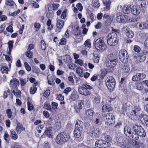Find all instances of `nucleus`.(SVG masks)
<instances>
[{"label": "nucleus", "mask_w": 148, "mask_h": 148, "mask_svg": "<svg viewBox=\"0 0 148 148\" xmlns=\"http://www.w3.org/2000/svg\"><path fill=\"white\" fill-rule=\"evenodd\" d=\"M122 110L125 114V112L126 114L129 116H132L134 114L132 112L133 109L131 106L128 105L126 103L123 104Z\"/></svg>", "instance_id": "obj_8"}, {"label": "nucleus", "mask_w": 148, "mask_h": 148, "mask_svg": "<svg viewBox=\"0 0 148 148\" xmlns=\"http://www.w3.org/2000/svg\"><path fill=\"white\" fill-rule=\"evenodd\" d=\"M37 88L36 87L33 86L32 87L30 90V92L31 94H34L36 91Z\"/></svg>", "instance_id": "obj_49"}, {"label": "nucleus", "mask_w": 148, "mask_h": 148, "mask_svg": "<svg viewBox=\"0 0 148 148\" xmlns=\"http://www.w3.org/2000/svg\"><path fill=\"white\" fill-rule=\"evenodd\" d=\"M71 90V88L70 87L66 88L63 91V93H65L66 95L68 94L69 93Z\"/></svg>", "instance_id": "obj_56"}, {"label": "nucleus", "mask_w": 148, "mask_h": 148, "mask_svg": "<svg viewBox=\"0 0 148 148\" xmlns=\"http://www.w3.org/2000/svg\"><path fill=\"white\" fill-rule=\"evenodd\" d=\"M77 91H73L70 97V99L73 101H75L78 98V96L77 95Z\"/></svg>", "instance_id": "obj_25"}, {"label": "nucleus", "mask_w": 148, "mask_h": 148, "mask_svg": "<svg viewBox=\"0 0 148 148\" xmlns=\"http://www.w3.org/2000/svg\"><path fill=\"white\" fill-rule=\"evenodd\" d=\"M10 86L12 88V89H16L19 86V82L18 80L16 78H13L10 82Z\"/></svg>", "instance_id": "obj_12"}, {"label": "nucleus", "mask_w": 148, "mask_h": 148, "mask_svg": "<svg viewBox=\"0 0 148 148\" xmlns=\"http://www.w3.org/2000/svg\"><path fill=\"white\" fill-rule=\"evenodd\" d=\"M143 145V143H141L140 142H138L137 141L135 142V143L134 145L135 148H140L141 146H142Z\"/></svg>", "instance_id": "obj_51"}, {"label": "nucleus", "mask_w": 148, "mask_h": 148, "mask_svg": "<svg viewBox=\"0 0 148 148\" xmlns=\"http://www.w3.org/2000/svg\"><path fill=\"white\" fill-rule=\"evenodd\" d=\"M93 56L94 58H93L94 62L96 63H98L100 57V54L99 51H95L93 53Z\"/></svg>", "instance_id": "obj_16"}, {"label": "nucleus", "mask_w": 148, "mask_h": 148, "mask_svg": "<svg viewBox=\"0 0 148 148\" xmlns=\"http://www.w3.org/2000/svg\"><path fill=\"white\" fill-rule=\"evenodd\" d=\"M14 2L11 0H6L5 3L7 5L12 6L13 5Z\"/></svg>", "instance_id": "obj_58"}, {"label": "nucleus", "mask_w": 148, "mask_h": 148, "mask_svg": "<svg viewBox=\"0 0 148 148\" xmlns=\"http://www.w3.org/2000/svg\"><path fill=\"white\" fill-rule=\"evenodd\" d=\"M140 119L143 125L148 126V116L143 114H141L139 115Z\"/></svg>", "instance_id": "obj_11"}, {"label": "nucleus", "mask_w": 148, "mask_h": 148, "mask_svg": "<svg viewBox=\"0 0 148 148\" xmlns=\"http://www.w3.org/2000/svg\"><path fill=\"white\" fill-rule=\"evenodd\" d=\"M106 84L108 89L111 91H113L116 84V82L114 77L112 76L107 77L106 80Z\"/></svg>", "instance_id": "obj_5"}, {"label": "nucleus", "mask_w": 148, "mask_h": 148, "mask_svg": "<svg viewBox=\"0 0 148 148\" xmlns=\"http://www.w3.org/2000/svg\"><path fill=\"white\" fill-rule=\"evenodd\" d=\"M41 46L42 49L43 50H45L46 48V45L45 41L42 40L41 42Z\"/></svg>", "instance_id": "obj_44"}, {"label": "nucleus", "mask_w": 148, "mask_h": 148, "mask_svg": "<svg viewBox=\"0 0 148 148\" xmlns=\"http://www.w3.org/2000/svg\"><path fill=\"white\" fill-rule=\"evenodd\" d=\"M25 130V128L23 127V125L19 123H18L16 127V131L17 133L20 134L22 131Z\"/></svg>", "instance_id": "obj_23"}, {"label": "nucleus", "mask_w": 148, "mask_h": 148, "mask_svg": "<svg viewBox=\"0 0 148 148\" xmlns=\"http://www.w3.org/2000/svg\"><path fill=\"white\" fill-rule=\"evenodd\" d=\"M131 10V8L129 6H127L126 7H125L123 9L124 13L127 14H129Z\"/></svg>", "instance_id": "obj_39"}, {"label": "nucleus", "mask_w": 148, "mask_h": 148, "mask_svg": "<svg viewBox=\"0 0 148 148\" xmlns=\"http://www.w3.org/2000/svg\"><path fill=\"white\" fill-rule=\"evenodd\" d=\"M73 32L75 35H79L81 33V30L79 29V27H78L74 29Z\"/></svg>", "instance_id": "obj_36"}, {"label": "nucleus", "mask_w": 148, "mask_h": 148, "mask_svg": "<svg viewBox=\"0 0 148 148\" xmlns=\"http://www.w3.org/2000/svg\"><path fill=\"white\" fill-rule=\"evenodd\" d=\"M107 43L108 45L115 46L117 44L118 38L116 32H113L109 34L107 37Z\"/></svg>", "instance_id": "obj_2"}, {"label": "nucleus", "mask_w": 148, "mask_h": 148, "mask_svg": "<svg viewBox=\"0 0 148 148\" xmlns=\"http://www.w3.org/2000/svg\"><path fill=\"white\" fill-rule=\"evenodd\" d=\"M51 131L52 127H49L45 130L44 134L46 135L47 137L50 138L51 136Z\"/></svg>", "instance_id": "obj_31"}, {"label": "nucleus", "mask_w": 148, "mask_h": 148, "mask_svg": "<svg viewBox=\"0 0 148 148\" xmlns=\"http://www.w3.org/2000/svg\"><path fill=\"white\" fill-rule=\"evenodd\" d=\"M135 132V134L138 135V136L143 138L145 137L146 135L145 130L141 126L137 125H133V130Z\"/></svg>", "instance_id": "obj_4"}, {"label": "nucleus", "mask_w": 148, "mask_h": 148, "mask_svg": "<svg viewBox=\"0 0 148 148\" xmlns=\"http://www.w3.org/2000/svg\"><path fill=\"white\" fill-rule=\"evenodd\" d=\"M117 61H107L106 62V65L108 67L113 68L116 65V62Z\"/></svg>", "instance_id": "obj_20"}, {"label": "nucleus", "mask_w": 148, "mask_h": 148, "mask_svg": "<svg viewBox=\"0 0 148 148\" xmlns=\"http://www.w3.org/2000/svg\"><path fill=\"white\" fill-rule=\"evenodd\" d=\"M26 56L28 57L29 58H32L33 56V53L32 52L30 51H28L27 52L26 54Z\"/></svg>", "instance_id": "obj_55"}, {"label": "nucleus", "mask_w": 148, "mask_h": 148, "mask_svg": "<svg viewBox=\"0 0 148 148\" xmlns=\"http://www.w3.org/2000/svg\"><path fill=\"white\" fill-rule=\"evenodd\" d=\"M103 148L108 147L110 146L111 145L109 143L104 140H103Z\"/></svg>", "instance_id": "obj_45"}, {"label": "nucleus", "mask_w": 148, "mask_h": 148, "mask_svg": "<svg viewBox=\"0 0 148 148\" xmlns=\"http://www.w3.org/2000/svg\"><path fill=\"white\" fill-rule=\"evenodd\" d=\"M128 16L127 15H121L116 17V21L119 23H125L127 21V19Z\"/></svg>", "instance_id": "obj_17"}, {"label": "nucleus", "mask_w": 148, "mask_h": 148, "mask_svg": "<svg viewBox=\"0 0 148 148\" xmlns=\"http://www.w3.org/2000/svg\"><path fill=\"white\" fill-rule=\"evenodd\" d=\"M121 67L123 71L125 73H128L130 71L129 66L126 64H122L121 65Z\"/></svg>", "instance_id": "obj_28"}, {"label": "nucleus", "mask_w": 148, "mask_h": 148, "mask_svg": "<svg viewBox=\"0 0 148 148\" xmlns=\"http://www.w3.org/2000/svg\"><path fill=\"white\" fill-rule=\"evenodd\" d=\"M136 86L137 89L139 90H142L144 88V86L142 85L141 83L139 82L137 83Z\"/></svg>", "instance_id": "obj_42"}, {"label": "nucleus", "mask_w": 148, "mask_h": 148, "mask_svg": "<svg viewBox=\"0 0 148 148\" xmlns=\"http://www.w3.org/2000/svg\"><path fill=\"white\" fill-rule=\"evenodd\" d=\"M83 123L82 121H78L75 123V128L77 129H79L81 130H83Z\"/></svg>", "instance_id": "obj_19"}, {"label": "nucleus", "mask_w": 148, "mask_h": 148, "mask_svg": "<svg viewBox=\"0 0 148 148\" xmlns=\"http://www.w3.org/2000/svg\"><path fill=\"white\" fill-rule=\"evenodd\" d=\"M12 92L14 95L18 97H20L21 94V92L19 90H18V88L14 89Z\"/></svg>", "instance_id": "obj_33"}, {"label": "nucleus", "mask_w": 148, "mask_h": 148, "mask_svg": "<svg viewBox=\"0 0 148 148\" xmlns=\"http://www.w3.org/2000/svg\"><path fill=\"white\" fill-rule=\"evenodd\" d=\"M107 60V61H117L116 56L112 53L108 55Z\"/></svg>", "instance_id": "obj_27"}, {"label": "nucleus", "mask_w": 148, "mask_h": 148, "mask_svg": "<svg viewBox=\"0 0 148 148\" xmlns=\"http://www.w3.org/2000/svg\"><path fill=\"white\" fill-rule=\"evenodd\" d=\"M92 134L93 138H99L101 135V131L98 128H94L92 131Z\"/></svg>", "instance_id": "obj_14"}, {"label": "nucleus", "mask_w": 148, "mask_h": 148, "mask_svg": "<svg viewBox=\"0 0 148 148\" xmlns=\"http://www.w3.org/2000/svg\"><path fill=\"white\" fill-rule=\"evenodd\" d=\"M133 130V126L132 130L130 127L127 126H125L124 128V132L125 135L132 141L136 140L138 138V135L134 134L135 132Z\"/></svg>", "instance_id": "obj_3"}, {"label": "nucleus", "mask_w": 148, "mask_h": 148, "mask_svg": "<svg viewBox=\"0 0 148 148\" xmlns=\"http://www.w3.org/2000/svg\"><path fill=\"white\" fill-rule=\"evenodd\" d=\"M24 65L26 69L28 71H30L31 70V68L28 64L27 62H25L24 63Z\"/></svg>", "instance_id": "obj_59"}, {"label": "nucleus", "mask_w": 148, "mask_h": 148, "mask_svg": "<svg viewBox=\"0 0 148 148\" xmlns=\"http://www.w3.org/2000/svg\"><path fill=\"white\" fill-rule=\"evenodd\" d=\"M138 77L139 78V81L142 80L146 77V75L143 73H138Z\"/></svg>", "instance_id": "obj_41"}, {"label": "nucleus", "mask_w": 148, "mask_h": 148, "mask_svg": "<svg viewBox=\"0 0 148 148\" xmlns=\"http://www.w3.org/2000/svg\"><path fill=\"white\" fill-rule=\"evenodd\" d=\"M95 47L97 50L100 51H104L106 48L105 43L100 38L98 39L95 41Z\"/></svg>", "instance_id": "obj_6"}, {"label": "nucleus", "mask_w": 148, "mask_h": 148, "mask_svg": "<svg viewBox=\"0 0 148 148\" xmlns=\"http://www.w3.org/2000/svg\"><path fill=\"white\" fill-rule=\"evenodd\" d=\"M84 45L86 47H90L91 46V43L89 39H87L85 42Z\"/></svg>", "instance_id": "obj_46"}, {"label": "nucleus", "mask_w": 148, "mask_h": 148, "mask_svg": "<svg viewBox=\"0 0 148 148\" xmlns=\"http://www.w3.org/2000/svg\"><path fill=\"white\" fill-rule=\"evenodd\" d=\"M112 110V107L109 105H105V111H110Z\"/></svg>", "instance_id": "obj_52"}, {"label": "nucleus", "mask_w": 148, "mask_h": 148, "mask_svg": "<svg viewBox=\"0 0 148 148\" xmlns=\"http://www.w3.org/2000/svg\"><path fill=\"white\" fill-rule=\"evenodd\" d=\"M105 123L107 125H110L114 122L115 118L112 113L106 114V116Z\"/></svg>", "instance_id": "obj_9"}, {"label": "nucleus", "mask_w": 148, "mask_h": 148, "mask_svg": "<svg viewBox=\"0 0 148 148\" xmlns=\"http://www.w3.org/2000/svg\"><path fill=\"white\" fill-rule=\"evenodd\" d=\"M147 53L146 51H144L142 53L140 54L138 56L140 57L139 61L140 62H142L145 61L146 58V54Z\"/></svg>", "instance_id": "obj_24"}, {"label": "nucleus", "mask_w": 148, "mask_h": 148, "mask_svg": "<svg viewBox=\"0 0 148 148\" xmlns=\"http://www.w3.org/2000/svg\"><path fill=\"white\" fill-rule=\"evenodd\" d=\"M6 30L8 32L12 33L13 32V28L11 25H10L6 28Z\"/></svg>", "instance_id": "obj_63"}, {"label": "nucleus", "mask_w": 148, "mask_h": 148, "mask_svg": "<svg viewBox=\"0 0 148 148\" xmlns=\"http://www.w3.org/2000/svg\"><path fill=\"white\" fill-rule=\"evenodd\" d=\"M117 144L120 146L125 148L127 145L126 139L123 136H121L117 138Z\"/></svg>", "instance_id": "obj_10"}, {"label": "nucleus", "mask_w": 148, "mask_h": 148, "mask_svg": "<svg viewBox=\"0 0 148 148\" xmlns=\"http://www.w3.org/2000/svg\"><path fill=\"white\" fill-rule=\"evenodd\" d=\"M82 131V130L75 128L74 131V134L75 137L77 138L80 137L81 135Z\"/></svg>", "instance_id": "obj_26"}, {"label": "nucleus", "mask_w": 148, "mask_h": 148, "mask_svg": "<svg viewBox=\"0 0 148 148\" xmlns=\"http://www.w3.org/2000/svg\"><path fill=\"white\" fill-rule=\"evenodd\" d=\"M6 113L7 114L8 118H10L12 116V112L10 109H7L6 110Z\"/></svg>", "instance_id": "obj_61"}, {"label": "nucleus", "mask_w": 148, "mask_h": 148, "mask_svg": "<svg viewBox=\"0 0 148 148\" xmlns=\"http://www.w3.org/2000/svg\"><path fill=\"white\" fill-rule=\"evenodd\" d=\"M11 138L14 140H16L18 138V135L16 133V132L14 130L11 132Z\"/></svg>", "instance_id": "obj_38"}, {"label": "nucleus", "mask_w": 148, "mask_h": 148, "mask_svg": "<svg viewBox=\"0 0 148 148\" xmlns=\"http://www.w3.org/2000/svg\"><path fill=\"white\" fill-rule=\"evenodd\" d=\"M27 106L28 110H32L33 109V104L30 102H27Z\"/></svg>", "instance_id": "obj_53"}, {"label": "nucleus", "mask_w": 148, "mask_h": 148, "mask_svg": "<svg viewBox=\"0 0 148 148\" xmlns=\"http://www.w3.org/2000/svg\"><path fill=\"white\" fill-rule=\"evenodd\" d=\"M141 110V109L140 107L139 106H135L134 108L133 111V113L134 114V115L135 116L136 114H138L139 112Z\"/></svg>", "instance_id": "obj_34"}, {"label": "nucleus", "mask_w": 148, "mask_h": 148, "mask_svg": "<svg viewBox=\"0 0 148 148\" xmlns=\"http://www.w3.org/2000/svg\"><path fill=\"white\" fill-rule=\"evenodd\" d=\"M94 113V111L91 110H88L85 112L86 118L89 120L93 119V114Z\"/></svg>", "instance_id": "obj_15"}, {"label": "nucleus", "mask_w": 148, "mask_h": 148, "mask_svg": "<svg viewBox=\"0 0 148 148\" xmlns=\"http://www.w3.org/2000/svg\"><path fill=\"white\" fill-rule=\"evenodd\" d=\"M48 82L50 85H54L55 84V77L53 75H49L47 76Z\"/></svg>", "instance_id": "obj_18"}, {"label": "nucleus", "mask_w": 148, "mask_h": 148, "mask_svg": "<svg viewBox=\"0 0 148 148\" xmlns=\"http://www.w3.org/2000/svg\"><path fill=\"white\" fill-rule=\"evenodd\" d=\"M104 5L106 6L107 10H109L110 8L111 2L110 0H103Z\"/></svg>", "instance_id": "obj_29"}, {"label": "nucleus", "mask_w": 148, "mask_h": 148, "mask_svg": "<svg viewBox=\"0 0 148 148\" xmlns=\"http://www.w3.org/2000/svg\"><path fill=\"white\" fill-rule=\"evenodd\" d=\"M94 103L96 104L99 103L100 102V97L99 96L95 97L94 99Z\"/></svg>", "instance_id": "obj_50"}, {"label": "nucleus", "mask_w": 148, "mask_h": 148, "mask_svg": "<svg viewBox=\"0 0 148 148\" xmlns=\"http://www.w3.org/2000/svg\"><path fill=\"white\" fill-rule=\"evenodd\" d=\"M82 87H84L86 89H91L92 88V86H90L86 84H84L82 85Z\"/></svg>", "instance_id": "obj_57"}, {"label": "nucleus", "mask_w": 148, "mask_h": 148, "mask_svg": "<svg viewBox=\"0 0 148 148\" xmlns=\"http://www.w3.org/2000/svg\"><path fill=\"white\" fill-rule=\"evenodd\" d=\"M132 13L134 15H138L140 12V10L139 8H137L135 6L132 7L131 10Z\"/></svg>", "instance_id": "obj_21"}, {"label": "nucleus", "mask_w": 148, "mask_h": 148, "mask_svg": "<svg viewBox=\"0 0 148 148\" xmlns=\"http://www.w3.org/2000/svg\"><path fill=\"white\" fill-rule=\"evenodd\" d=\"M1 72L2 73H5L8 74V67L5 66H3L1 69Z\"/></svg>", "instance_id": "obj_43"}, {"label": "nucleus", "mask_w": 148, "mask_h": 148, "mask_svg": "<svg viewBox=\"0 0 148 148\" xmlns=\"http://www.w3.org/2000/svg\"><path fill=\"white\" fill-rule=\"evenodd\" d=\"M62 59L66 63H70L72 62V59L71 56L68 55L63 56Z\"/></svg>", "instance_id": "obj_22"}, {"label": "nucleus", "mask_w": 148, "mask_h": 148, "mask_svg": "<svg viewBox=\"0 0 148 148\" xmlns=\"http://www.w3.org/2000/svg\"><path fill=\"white\" fill-rule=\"evenodd\" d=\"M139 28L140 29L148 28V24L146 23H139Z\"/></svg>", "instance_id": "obj_37"}, {"label": "nucleus", "mask_w": 148, "mask_h": 148, "mask_svg": "<svg viewBox=\"0 0 148 148\" xmlns=\"http://www.w3.org/2000/svg\"><path fill=\"white\" fill-rule=\"evenodd\" d=\"M67 66L69 69H74L77 66L76 65L74 64H68Z\"/></svg>", "instance_id": "obj_60"}, {"label": "nucleus", "mask_w": 148, "mask_h": 148, "mask_svg": "<svg viewBox=\"0 0 148 148\" xmlns=\"http://www.w3.org/2000/svg\"><path fill=\"white\" fill-rule=\"evenodd\" d=\"M11 148H22L21 146L17 144L12 145L11 146Z\"/></svg>", "instance_id": "obj_64"}, {"label": "nucleus", "mask_w": 148, "mask_h": 148, "mask_svg": "<svg viewBox=\"0 0 148 148\" xmlns=\"http://www.w3.org/2000/svg\"><path fill=\"white\" fill-rule=\"evenodd\" d=\"M78 92L80 94L85 96H87L90 94V92L82 86H80L79 88Z\"/></svg>", "instance_id": "obj_13"}, {"label": "nucleus", "mask_w": 148, "mask_h": 148, "mask_svg": "<svg viewBox=\"0 0 148 148\" xmlns=\"http://www.w3.org/2000/svg\"><path fill=\"white\" fill-rule=\"evenodd\" d=\"M119 57L120 60L122 62L125 63L127 61L129 56L127 51L124 49H122L119 51Z\"/></svg>", "instance_id": "obj_7"}, {"label": "nucleus", "mask_w": 148, "mask_h": 148, "mask_svg": "<svg viewBox=\"0 0 148 148\" xmlns=\"http://www.w3.org/2000/svg\"><path fill=\"white\" fill-rule=\"evenodd\" d=\"M103 140L102 139L98 140L95 142V146L97 147L103 148Z\"/></svg>", "instance_id": "obj_30"}, {"label": "nucleus", "mask_w": 148, "mask_h": 148, "mask_svg": "<svg viewBox=\"0 0 148 148\" xmlns=\"http://www.w3.org/2000/svg\"><path fill=\"white\" fill-rule=\"evenodd\" d=\"M66 42V38H63L61 39V41L59 43V44L61 45H65Z\"/></svg>", "instance_id": "obj_62"}, {"label": "nucleus", "mask_w": 148, "mask_h": 148, "mask_svg": "<svg viewBox=\"0 0 148 148\" xmlns=\"http://www.w3.org/2000/svg\"><path fill=\"white\" fill-rule=\"evenodd\" d=\"M44 107L46 109L48 110H50L51 109L50 103L47 102L45 103Z\"/></svg>", "instance_id": "obj_47"}, {"label": "nucleus", "mask_w": 148, "mask_h": 148, "mask_svg": "<svg viewBox=\"0 0 148 148\" xmlns=\"http://www.w3.org/2000/svg\"><path fill=\"white\" fill-rule=\"evenodd\" d=\"M70 138V136L69 134L64 132H62L57 136L56 138V141L58 144H63L69 141Z\"/></svg>", "instance_id": "obj_1"}, {"label": "nucleus", "mask_w": 148, "mask_h": 148, "mask_svg": "<svg viewBox=\"0 0 148 148\" xmlns=\"http://www.w3.org/2000/svg\"><path fill=\"white\" fill-rule=\"evenodd\" d=\"M126 34L127 37L130 38H132L134 35L133 32L130 30H127L126 33Z\"/></svg>", "instance_id": "obj_40"}, {"label": "nucleus", "mask_w": 148, "mask_h": 148, "mask_svg": "<svg viewBox=\"0 0 148 148\" xmlns=\"http://www.w3.org/2000/svg\"><path fill=\"white\" fill-rule=\"evenodd\" d=\"M58 106V104L57 103H56L54 102H52L51 104V106L52 108L54 110H56Z\"/></svg>", "instance_id": "obj_54"}, {"label": "nucleus", "mask_w": 148, "mask_h": 148, "mask_svg": "<svg viewBox=\"0 0 148 148\" xmlns=\"http://www.w3.org/2000/svg\"><path fill=\"white\" fill-rule=\"evenodd\" d=\"M75 75L73 72H70V73L68 77L69 80L72 83L74 82V80L73 77H75Z\"/></svg>", "instance_id": "obj_35"}, {"label": "nucleus", "mask_w": 148, "mask_h": 148, "mask_svg": "<svg viewBox=\"0 0 148 148\" xmlns=\"http://www.w3.org/2000/svg\"><path fill=\"white\" fill-rule=\"evenodd\" d=\"M57 27L59 29L62 28L64 25V22L62 20H59L57 21Z\"/></svg>", "instance_id": "obj_32"}, {"label": "nucleus", "mask_w": 148, "mask_h": 148, "mask_svg": "<svg viewBox=\"0 0 148 148\" xmlns=\"http://www.w3.org/2000/svg\"><path fill=\"white\" fill-rule=\"evenodd\" d=\"M76 71L79 75L82 76V71L80 68L79 67L76 69Z\"/></svg>", "instance_id": "obj_48"}]
</instances>
